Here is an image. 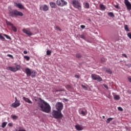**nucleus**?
<instances>
[{"mask_svg":"<svg viewBox=\"0 0 131 131\" xmlns=\"http://www.w3.org/2000/svg\"><path fill=\"white\" fill-rule=\"evenodd\" d=\"M28 53V52L27 51H24V54H25V55L27 54Z\"/></svg>","mask_w":131,"mask_h":131,"instance_id":"nucleus-47","label":"nucleus"},{"mask_svg":"<svg viewBox=\"0 0 131 131\" xmlns=\"http://www.w3.org/2000/svg\"><path fill=\"white\" fill-rule=\"evenodd\" d=\"M24 58L27 60V61H29L30 60V57L28 56H24Z\"/></svg>","mask_w":131,"mask_h":131,"instance_id":"nucleus-30","label":"nucleus"},{"mask_svg":"<svg viewBox=\"0 0 131 131\" xmlns=\"http://www.w3.org/2000/svg\"><path fill=\"white\" fill-rule=\"evenodd\" d=\"M51 54H52V51L50 50L47 51V56H51Z\"/></svg>","mask_w":131,"mask_h":131,"instance_id":"nucleus-28","label":"nucleus"},{"mask_svg":"<svg viewBox=\"0 0 131 131\" xmlns=\"http://www.w3.org/2000/svg\"><path fill=\"white\" fill-rule=\"evenodd\" d=\"M79 36L81 38H82V39H85V36L84 35H80Z\"/></svg>","mask_w":131,"mask_h":131,"instance_id":"nucleus-37","label":"nucleus"},{"mask_svg":"<svg viewBox=\"0 0 131 131\" xmlns=\"http://www.w3.org/2000/svg\"><path fill=\"white\" fill-rule=\"evenodd\" d=\"M3 35H4V36H5V37H6V38H7V39H11V37H10L9 35H8L6 34H4Z\"/></svg>","mask_w":131,"mask_h":131,"instance_id":"nucleus-29","label":"nucleus"},{"mask_svg":"<svg viewBox=\"0 0 131 131\" xmlns=\"http://www.w3.org/2000/svg\"><path fill=\"white\" fill-rule=\"evenodd\" d=\"M40 10L41 11H43L44 12H47V11L50 10V8L49 7V6L47 5H43L40 6Z\"/></svg>","mask_w":131,"mask_h":131,"instance_id":"nucleus-10","label":"nucleus"},{"mask_svg":"<svg viewBox=\"0 0 131 131\" xmlns=\"http://www.w3.org/2000/svg\"><path fill=\"white\" fill-rule=\"evenodd\" d=\"M114 99L115 100H120V96L119 95H114Z\"/></svg>","mask_w":131,"mask_h":131,"instance_id":"nucleus-24","label":"nucleus"},{"mask_svg":"<svg viewBox=\"0 0 131 131\" xmlns=\"http://www.w3.org/2000/svg\"><path fill=\"white\" fill-rule=\"evenodd\" d=\"M7 123H8L7 122H4L2 123V127H3V128H5V127H6V126L7 125Z\"/></svg>","mask_w":131,"mask_h":131,"instance_id":"nucleus-22","label":"nucleus"},{"mask_svg":"<svg viewBox=\"0 0 131 131\" xmlns=\"http://www.w3.org/2000/svg\"><path fill=\"white\" fill-rule=\"evenodd\" d=\"M114 7H116V9H119V6L118 5H114Z\"/></svg>","mask_w":131,"mask_h":131,"instance_id":"nucleus-45","label":"nucleus"},{"mask_svg":"<svg viewBox=\"0 0 131 131\" xmlns=\"http://www.w3.org/2000/svg\"><path fill=\"white\" fill-rule=\"evenodd\" d=\"M91 77L94 80H97V81H102L103 79L101 76L97 75V74H93L91 75Z\"/></svg>","mask_w":131,"mask_h":131,"instance_id":"nucleus-8","label":"nucleus"},{"mask_svg":"<svg viewBox=\"0 0 131 131\" xmlns=\"http://www.w3.org/2000/svg\"><path fill=\"white\" fill-rule=\"evenodd\" d=\"M8 126H13V124L10 123L8 124Z\"/></svg>","mask_w":131,"mask_h":131,"instance_id":"nucleus-46","label":"nucleus"},{"mask_svg":"<svg viewBox=\"0 0 131 131\" xmlns=\"http://www.w3.org/2000/svg\"><path fill=\"white\" fill-rule=\"evenodd\" d=\"M99 7L101 10H102V11H105V10H106V7H105V6H104V5L100 4Z\"/></svg>","mask_w":131,"mask_h":131,"instance_id":"nucleus-18","label":"nucleus"},{"mask_svg":"<svg viewBox=\"0 0 131 131\" xmlns=\"http://www.w3.org/2000/svg\"><path fill=\"white\" fill-rule=\"evenodd\" d=\"M75 128H76V129H77V130H82V129H83V127H82V126H81V125H76L75 126Z\"/></svg>","mask_w":131,"mask_h":131,"instance_id":"nucleus-17","label":"nucleus"},{"mask_svg":"<svg viewBox=\"0 0 131 131\" xmlns=\"http://www.w3.org/2000/svg\"><path fill=\"white\" fill-rule=\"evenodd\" d=\"M81 28H82V29H84V28H85V26L82 25L80 26Z\"/></svg>","mask_w":131,"mask_h":131,"instance_id":"nucleus-41","label":"nucleus"},{"mask_svg":"<svg viewBox=\"0 0 131 131\" xmlns=\"http://www.w3.org/2000/svg\"><path fill=\"white\" fill-rule=\"evenodd\" d=\"M112 120H113V118H108L106 120V123H110V121H112Z\"/></svg>","mask_w":131,"mask_h":131,"instance_id":"nucleus-21","label":"nucleus"},{"mask_svg":"<svg viewBox=\"0 0 131 131\" xmlns=\"http://www.w3.org/2000/svg\"><path fill=\"white\" fill-rule=\"evenodd\" d=\"M124 4L126 6L127 10L130 11L131 10V4L128 0H124Z\"/></svg>","mask_w":131,"mask_h":131,"instance_id":"nucleus-12","label":"nucleus"},{"mask_svg":"<svg viewBox=\"0 0 131 131\" xmlns=\"http://www.w3.org/2000/svg\"><path fill=\"white\" fill-rule=\"evenodd\" d=\"M55 30H59V31H61V29L60 27H59V26H56L55 27Z\"/></svg>","mask_w":131,"mask_h":131,"instance_id":"nucleus-27","label":"nucleus"},{"mask_svg":"<svg viewBox=\"0 0 131 131\" xmlns=\"http://www.w3.org/2000/svg\"><path fill=\"white\" fill-rule=\"evenodd\" d=\"M122 56H123V57H124L125 58H127V56L125 54H123Z\"/></svg>","mask_w":131,"mask_h":131,"instance_id":"nucleus-44","label":"nucleus"},{"mask_svg":"<svg viewBox=\"0 0 131 131\" xmlns=\"http://www.w3.org/2000/svg\"><path fill=\"white\" fill-rule=\"evenodd\" d=\"M80 114H81V115H82L83 116H85V115H86V111L85 112L83 111H81Z\"/></svg>","mask_w":131,"mask_h":131,"instance_id":"nucleus-19","label":"nucleus"},{"mask_svg":"<svg viewBox=\"0 0 131 131\" xmlns=\"http://www.w3.org/2000/svg\"><path fill=\"white\" fill-rule=\"evenodd\" d=\"M68 88H69L70 89V88H71V86L69 85H67Z\"/></svg>","mask_w":131,"mask_h":131,"instance_id":"nucleus-51","label":"nucleus"},{"mask_svg":"<svg viewBox=\"0 0 131 131\" xmlns=\"http://www.w3.org/2000/svg\"><path fill=\"white\" fill-rule=\"evenodd\" d=\"M64 101H65L66 102H68V99H66V98H63Z\"/></svg>","mask_w":131,"mask_h":131,"instance_id":"nucleus-50","label":"nucleus"},{"mask_svg":"<svg viewBox=\"0 0 131 131\" xmlns=\"http://www.w3.org/2000/svg\"><path fill=\"white\" fill-rule=\"evenodd\" d=\"M124 29L125 31H127V32L129 31V29H128V26H127V25H125L124 26Z\"/></svg>","mask_w":131,"mask_h":131,"instance_id":"nucleus-23","label":"nucleus"},{"mask_svg":"<svg viewBox=\"0 0 131 131\" xmlns=\"http://www.w3.org/2000/svg\"><path fill=\"white\" fill-rule=\"evenodd\" d=\"M56 92H59V90H56Z\"/></svg>","mask_w":131,"mask_h":131,"instance_id":"nucleus-53","label":"nucleus"},{"mask_svg":"<svg viewBox=\"0 0 131 131\" xmlns=\"http://www.w3.org/2000/svg\"><path fill=\"white\" fill-rule=\"evenodd\" d=\"M38 107L40 108L41 111H43V112H46V113H50L51 112V106L47 102L41 99V98H39Z\"/></svg>","mask_w":131,"mask_h":131,"instance_id":"nucleus-1","label":"nucleus"},{"mask_svg":"<svg viewBox=\"0 0 131 131\" xmlns=\"http://www.w3.org/2000/svg\"><path fill=\"white\" fill-rule=\"evenodd\" d=\"M72 6L74 8L77 9L78 11H81V4L78 0H72L71 1Z\"/></svg>","mask_w":131,"mask_h":131,"instance_id":"nucleus-5","label":"nucleus"},{"mask_svg":"<svg viewBox=\"0 0 131 131\" xmlns=\"http://www.w3.org/2000/svg\"><path fill=\"white\" fill-rule=\"evenodd\" d=\"M81 86L82 88H83V89H84L85 90H86V89H88V88L85 85H81Z\"/></svg>","mask_w":131,"mask_h":131,"instance_id":"nucleus-42","label":"nucleus"},{"mask_svg":"<svg viewBox=\"0 0 131 131\" xmlns=\"http://www.w3.org/2000/svg\"><path fill=\"white\" fill-rule=\"evenodd\" d=\"M118 110H119V111H123V109L120 106H119L118 107Z\"/></svg>","mask_w":131,"mask_h":131,"instance_id":"nucleus-39","label":"nucleus"},{"mask_svg":"<svg viewBox=\"0 0 131 131\" xmlns=\"http://www.w3.org/2000/svg\"><path fill=\"white\" fill-rule=\"evenodd\" d=\"M49 4L52 9H56L57 8V5H56L55 2H50Z\"/></svg>","mask_w":131,"mask_h":131,"instance_id":"nucleus-16","label":"nucleus"},{"mask_svg":"<svg viewBox=\"0 0 131 131\" xmlns=\"http://www.w3.org/2000/svg\"><path fill=\"white\" fill-rule=\"evenodd\" d=\"M7 57H10V58H11L12 59L14 58V57L13 56V55H12L11 54H8Z\"/></svg>","mask_w":131,"mask_h":131,"instance_id":"nucleus-40","label":"nucleus"},{"mask_svg":"<svg viewBox=\"0 0 131 131\" xmlns=\"http://www.w3.org/2000/svg\"><path fill=\"white\" fill-rule=\"evenodd\" d=\"M23 99L24 101H26V103H28L29 104H32V101H31L29 98L23 97Z\"/></svg>","mask_w":131,"mask_h":131,"instance_id":"nucleus-15","label":"nucleus"},{"mask_svg":"<svg viewBox=\"0 0 131 131\" xmlns=\"http://www.w3.org/2000/svg\"><path fill=\"white\" fill-rule=\"evenodd\" d=\"M101 60L102 63H105V62H106V61H107V59H106V58H101Z\"/></svg>","mask_w":131,"mask_h":131,"instance_id":"nucleus-32","label":"nucleus"},{"mask_svg":"<svg viewBox=\"0 0 131 131\" xmlns=\"http://www.w3.org/2000/svg\"><path fill=\"white\" fill-rule=\"evenodd\" d=\"M128 80L129 82H131V78L128 77Z\"/></svg>","mask_w":131,"mask_h":131,"instance_id":"nucleus-48","label":"nucleus"},{"mask_svg":"<svg viewBox=\"0 0 131 131\" xmlns=\"http://www.w3.org/2000/svg\"><path fill=\"white\" fill-rule=\"evenodd\" d=\"M11 28L12 29V30L14 32H17V28H16V27L14 26V25H13L11 26Z\"/></svg>","mask_w":131,"mask_h":131,"instance_id":"nucleus-20","label":"nucleus"},{"mask_svg":"<svg viewBox=\"0 0 131 131\" xmlns=\"http://www.w3.org/2000/svg\"><path fill=\"white\" fill-rule=\"evenodd\" d=\"M9 14L11 17H17L18 16L23 17L24 15L23 13L17 10H13L10 11Z\"/></svg>","mask_w":131,"mask_h":131,"instance_id":"nucleus-4","label":"nucleus"},{"mask_svg":"<svg viewBox=\"0 0 131 131\" xmlns=\"http://www.w3.org/2000/svg\"><path fill=\"white\" fill-rule=\"evenodd\" d=\"M25 72L27 76H31L32 78L35 77V75H36V71L34 70H31L28 68L25 69Z\"/></svg>","mask_w":131,"mask_h":131,"instance_id":"nucleus-3","label":"nucleus"},{"mask_svg":"<svg viewBox=\"0 0 131 131\" xmlns=\"http://www.w3.org/2000/svg\"><path fill=\"white\" fill-rule=\"evenodd\" d=\"M105 71L107 73H109V74H112V71H111V70L110 69H106Z\"/></svg>","mask_w":131,"mask_h":131,"instance_id":"nucleus-26","label":"nucleus"},{"mask_svg":"<svg viewBox=\"0 0 131 131\" xmlns=\"http://www.w3.org/2000/svg\"><path fill=\"white\" fill-rule=\"evenodd\" d=\"M6 23L7 25H10V26H12L13 25V24H12L11 22L8 21V20H6Z\"/></svg>","mask_w":131,"mask_h":131,"instance_id":"nucleus-31","label":"nucleus"},{"mask_svg":"<svg viewBox=\"0 0 131 131\" xmlns=\"http://www.w3.org/2000/svg\"><path fill=\"white\" fill-rule=\"evenodd\" d=\"M105 117L104 116H103V118H104Z\"/></svg>","mask_w":131,"mask_h":131,"instance_id":"nucleus-54","label":"nucleus"},{"mask_svg":"<svg viewBox=\"0 0 131 131\" xmlns=\"http://www.w3.org/2000/svg\"><path fill=\"white\" fill-rule=\"evenodd\" d=\"M56 108L58 111H61L63 109V104L61 102H58L56 104Z\"/></svg>","mask_w":131,"mask_h":131,"instance_id":"nucleus-13","label":"nucleus"},{"mask_svg":"<svg viewBox=\"0 0 131 131\" xmlns=\"http://www.w3.org/2000/svg\"><path fill=\"white\" fill-rule=\"evenodd\" d=\"M0 39H1L2 40L5 41V37H4L2 35V34H0Z\"/></svg>","mask_w":131,"mask_h":131,"instance_id":"nucleus-36","label":"nucleus"},{"mask_svg":"<svg viewBox=\"0 0 131 131\" xmlns=\"http://www.w3.org/2000/svg\"><path fill=\"white\" fill-rule=\"evenodd\" d=\"M22 31L23 32H24V33H25V34H27V35H28V36H31V35H33V33H32L31 31L27 29H23L22 30Z\"/></svg>","mask_w":131,"mask_h":131,"instance_id":"nucleus-11","label":"nucleus"},{"mask_svg":"<svg viewBox=\"0 0 131 131\" xmlns=\"http://www.w3.org/2000/svg\"><path fill=\"white\" fill-rule=\"evenodd\" d=\"M21 67L19 65H17L16 67H8L7 68V70H10V71H12V72H16L18 70H20Z\"/></svg>","mask_w":131,"mask_h":131,"instance_id":"nucleus-6","label":"nucleus"},{"mask_svg":"<svg viewBox=\"0 0 131 131\" xmlns=\"http://www.w3.org/2000/svg\"><path fill=\"white\" fill-rule=\"evenodd\" d=\"M75 77L76 78H79L80 76H79V75H75Z\"/></svg>","mask_w":131,"mask_h":131,"instance_id":"nucleus-43","label":"nucleus"},{"mask_svg":"<svg viewBox=\"0 0 131 131\" xmlns=\"http://www.w3.org/2000/svg\"><path fill=\"white\" fill-rule=\"evenodd\" d=\"M11 117L13 119H18V117L16 115H12Z\"/></svg>","mask_w":131,"mask_h":131,"instance_id":"nucleus-34","label":"nucleus"},{"mask_svg":"<svg viewBox=\"0 0 131 131\" xmlns=\"http://www.w3.org/2000/svg\"><path fill=\"white\" fill-rule=\"evenodd\" d=\"M85 7L86 9L90 8V4L88 3L85 4Z\"/></svg>","mask_w":131,"mask_h":131,"instance_id":"nucleus-33","label":"nucleus"},{"mask_svg":"<svg viewBox=\"0 0 131 131\" xmlns=\"http://www.w3.org/2000/svg\"><path fill=\"white\" fill-rule=\"evenodd\" d=\"M58 11H60V10H61V8H58Z\"/></svg>","mask_w":131,"mask_h":131,"instance_id":"nucleus-52","label":"nucleus"},{"mask_svg":"<svg viewBox=\"0 0 131 131\" xmlns=\"http://www.w3.org/2000/svg\"><path fill=\"white\" fill-rule=\"evenodd\" d=\"M52 115L56 119H61L63 117V115L60 111L53 110L52 112Z\"/></svg>","mask_w":131,"mask_h":131,"instance_id":"nucleus-2","label":"nucleus"},{"mask_svg":"<svg viewBox=\"0 0 131 131\" xmlns=\"http://www.w3.org/2000/svg\"><path fill=\"white\" fill-rule=\"evenodd\" d=\"M103 85L105 89H106V90H108L109 88L106 84H103Z\"/></svg>","mask_w":131,"mask_h":131,"instance_id":"nucleus-38","label":"nucleus"},{"mask_svg":"<svg viewBox=\"0 0 131 131\" xmlns=\"http://www.w3.org/2000/svg\"><path fill=\"white\" fill-rule=\"evenodd\" d=\"M67 2L65 0H57L56 5L59 7H64V6H67Z\"/></svg>","mask_w":131,"mask_h":131,"instance_id":"nucleus-7","label":"nucleus"},{"mask_svg":"<svg viewBox=\"0 0 131 131\" xmlns=\"http://www.w3.org/2000/svg\"><path fill=\"white\" fill-rule=\"evenodd\" d=\"M15 101L14 103L11 104V106L13 108H17L21 105V103L19 100H18L16 97L15 98Z\"/></svg>","mask_w":131,"mask_h":131,"instance_id":"nucleus-9","label":"nucleus"},{"mask_svg":"<svg viewBox=\"0 0 131 131\" xmlns=\"http://www.w3.org/2000/svg\"><path fill=\"white\" fill-rule=\"evenodd\" d=\"M14 5L15 7L18 8V9H20L21 10L24 9V6L21 3H15Z\"/></svg>","mask_w":131,"mask_h":131,"instance_id":"nucleus-14","label":"nucleus"},{"mask_svg":"<svg viewBox=\"0 0 131 131\" xmlns=\"http://www.w3.org/2000/svg\"><path fill=\"white\" fill-rule=\"evenodd\" d=\"M108 15L110 17H112V18H114V14H113V13H112V12H109L108 13Z\"/></svg>","mask_w":131,"mask_h":131,"instance_id":"nucleus-25","label":"nucleus"},{"mask_svg":"<svg viewBox=\"0 0 131 131\" xmlns=\"http://www.w3.org/2000/svg\"><path fill=\"white\" fill-rule=\"evenodd\" d=\"M58 91L59 92H63V91H64V89H59V90H58Z\"/></svg>","mask_w":131,"mask_h":131,"instance_id":"nucleus-49","label":"nucleus"},{"mask_svg":"<svg viewBox=\"0 0 131 131\" xmlns=\"http://www.w3.org/2000/svg\"><path fill=\"white\" fill-rule=\"evenodd\" d=\"M76 58H81V55H80V54L79 53H77L76 54Z\"/></svg>","mask_w":131,"mask_h":131,"instance_id":"nucleus-35","label":"nucleus"}]
</instances>
